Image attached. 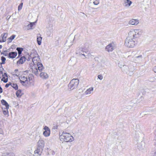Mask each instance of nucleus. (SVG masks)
<instances>
[{
    "label": "nucleus",
    "instance_id": "1",
    "mask_svg": "<svg viewBox=\"0 0 156 156\" xmlns=\"http://www.w3.org/2000/svg\"><path fill=\"white\" fill-rule=\"evenodd\" d=\"M142 34L141 30L139 29L131 30L128 33V36L125 41V45L129 48L133 47L135 44L134 40L140 37Z\"/></svg>",
    "mask_w": 156,
    "mask_h": 156
},
{
    "label": "nucleus",
    "instance_id": "2",
    "mask_svg": "<svg viewBox=\"0 0 156 156\" xmlns=\"http://www.w3.org/2000/svg\"><path fill=\"white\" fill-rule=\"evenodd\" d=\"M20 82L23 85L26 86L29 84H30L34 82V76L32 74H29L24 72L19 77Z\"/></svg>",
    "mask_w": 156,
    "mask_h": 156
},
{
    "label": "nucleus",
    "instance_id": "3",
    "mask_svg": "<svg viewBox=\"0 0 156 156\" xmlns=\"http://www.w3.org/2000/svg\"><path fill=\"white\" fill-rule=\"evenodd\" d=\"M59 138L60 140L63 142H71L73 141L74 138L71 134L66 131H63L59 134Z\"/></svg>",
    "mask_w": 156,
    "mask_h": 156
},
{
    "label": "nucleus",
    "instance_id": "4",
    "mask_svg": "<svg viewBox=\"0 0 156 156\" xmlns=\"http://www.w3.org/2000/svg\"><path fill=\"white\" fill-rule=\"evenodd\" d=\"M2 64L0 62V78L1 81L4 83H7L8 81V76L6 73H3L2 72L3 69L2 66Z\"/></svg>",
    "mask_w": 156,
    "mask_h": 156
},
{
    "label": "nucleus",
    "instance_id": "5",
    "mask_svg": "<svg viewBox=\"0 0 156 156\" xmlns=\"http://www.w3.org/2000/svg\"><path fill=\"white\" fill-rule=\"evenodd\" d=\"M79 83L78 79H73L70 82L68 85V87L71 90H73L76 88Z\"/></svg>",
    "mask_w": 156,
    "mask_h": 156
},
{
    "label": "nucleus",
    "instance_id": "6",
    "mask_svg": "<svg viewBox=\"0 0 156 156\" xmlns=\"http://www.w3.org/2000/svg\"><path fill=\"white\" fill-rule=\"evenodd\" d=\"M44 131L43 132V134L45 137L48 136L50 134V130L49 128L47 126H45L44 128Z\"/></svg>",
    "mask_w": 156,
    "mask_h": 156
},
{
    "label": "nucleus",
    "instance_id": "7",
    "mask_svg": "<svg viewBox=\"0 0 156 156\" xmlns=\"http://www.w3.org/2000/svg\"><path fill=\"white\" fill-rule=\"evenodd\" d=\"M36 56L33 57L32 61L34 64V65H37L39 63L40 59L39 57L37 55H36Z\"/></svg>",
    "mask_w": 156,
    "mask_h": 156
},
{
    "label": "nucleus",
    "instance_id": "8",
    "mask_svg": "<svg viewBox=\"0 0 156 156\" xmlns=\"http://www.w3.org/2000/svg\"><path fill=\"white\" fill-rule=\"evenodd\" d=\"M7 33H4L2 34L0 37V42H2L6 41L7 37Z\"/></svg>",
    "mask_w": 156,
    "mask_h": 156
},
{
    "label": "nucleus",
    "instance_id": "9",
    "mask_svg": "<svg viewBox=\"0 0 156 156\" xmlns=\"http://www.w3.org/2000/svg\"><path fill=\"white\" fill-rule=\"evenodd\" d=\"M113 44V43H111L107 46L105 48L106 50L108 52L112 51L114 49Z\"/></svg>",
    "mask_w": 156,
    "mask_h": 156
},
{
    "label": "nucleus",
    "instance_id": "10",
    "mask_svg": "<svg viewBox=\"0 0 156 156\" xmlns=\"http://www.w3.org/2000/svg\"><path fill=\"white\" fill-rule=\"evenodd\" d=\"M26 58L25 56L21 57L20 59L17 62V64L18 65L22 64L24 63L26 61Z\"/></svg>",
    "mask_w": 156,
    "mask_h": 156
},
{
    "label": "nucleus",
    "instance_id": "11",
    "mask_svg": "<svg viewBox=\"0 0 156 156\" xmlns=\"http://www.w3.org/2000/svg\"><path fill=\"white\" fill-rule=\"evenodd\" d=\"M17 55L16 52H12L9 54L8 57L9 58H13L16 57Z\"/></svg>",
    "mask_w": 156,
    "mask_h": 156
},
{
    "label": "nucleus",
    "instance_id": "12",
    "mask_svg": "<svg viewBox=\"0 0 156 156\" xmlns=\"http://www.w3.org/2000/svg\"><path fill=\"white\" fill-rule=\"evenodd\" d=\"M32 73H34L36 75H37L38 74L36 65H33V66H32Z\"/></svg>",
    "mask_w": 156,
    "mask_h": 156
},
{
    "label": "nucleus",
    "instance_id": "13",
    "mask_svg": "<svg viewBox=\"0 0 156 156\" xmlns=\"http://www.w3.org/2000/svg\"><path fill=\"white\" fill-rule=\"evenodd\" d=\"M130 24L136 25L139 23V21L137 19H132L129 22Z\"/></svg>",
    "mask_w": 156,
    "mask_h": 156
},
{
    "label": "nucleus",
    "instance_id": "14",
    "mask_svg": "<svg viewBox=\"0 0 156 156\" xmlns=\"http://www.w3.org/2000/svg\"><path fill=\"white\" fill-rule=\"evenodd\" d=\"M40 76L41 78L43 79H46L48 77V76L46 73L43 72L40 73Z\"/></svg>",
    "mask_w": 156,
    "mask_h": 156
},
{
    "label": "nucleus",
    "instance_id": "15",
    "mask_svg": "<svg viewBox=\"0 0 156 156\" xmlns=\"http://www.w3.org/2000/svg\"><path fill=\"white\" fill-rule=\"evenodd\" d=\"M44 145V140H39L38 142V147L43 149Z\"/></svg>",
    "mask_w": 156,
    "mask_h": 156
},
{
    "label": "nucleus",
    "instance_id": "16",
    "mask_svg": "<svg viewBox=\"0 0 156 156\" xmlns=\"http://www.w3.org/2000/svg\"><path fill=\"white\" fill-rule=\"evenodd\" d=\"M1 102L2 104L5 106V108L7 110L9 108V105L7 102L4 100H2L1 101Z\"/></svg>",
    "mask_w": 156,
    "mask_h": 156
},
{
    "label": "nucleus",
    "instance_id": "17",
    "mask_svg": "<svg viewBox=\"0 0 156 156\" xmlns=\"http://www.w3.org/2000/svg\"><path fill=\"white\" fill-rule=\"evenodd\" d=\"M42 150L43 149L41 148V147L40 148V147H38L37 149L35 151L34 153L37 154L39 155H41Z\"/></svg>",
    "mask_w": 156,
    "mask_h": 156
},
{
    "label": "nucleus",
    "instance_id": "18",
    "mask_svg": "<svg viewBox=\"0 0 156 156\" xmlns=\"http://www.w3.org/2000/svg\"><path fill=\"white\" fill-rule=\"evenodd\" d=\"M22 94V91L20 90H18L16 92V95L18 97H21Z\"/></svg>",
    "mask_w": 156,
    "mask_h": 156
},
{
    "label": "nucleus",
    "instance_id": "19",
    "mask_svg": "<svg viewBox=\"0 0 156 156\" xmlns=\"http://www.w3.org/2000/svg\"><path fill=\"white\" fill-rule=\"evenodd\" d=\"M37 65V66L38 69L40 71H41L44 68V67L41 63L40 62Z\"/></svg>",
    "mask_w": 156,
    "mask_h": 156
},
{
    "label": "nucleus",
    "instance_id": "20",
    "mask_svg": "<svg viewBox=\"0 0 156 156\" xmlns=\"http://www.w3.org/2000/svg\"><path fill=\"white\" fill-rule=\"evenodd\" d=\"M42 37L41 36H37V41L39 45H40L41 44V41Z\"/></svg>",
    "mask_w": 156,
    "mask_h": 156
},
{
    "label": "nucleus",
    "instance_id": "21",
    "mask_svg": "<svg viewBox=\"0 0 156 156\" xmlns=\"http://www.w3.org/2000/svg\"><path fill=\"white\" fill-rule=\"evenodd\" d=\"M11 86L15 90H17L18 89V87L16 83H11Z\"/></svg>",
    "mask_w": 156,
    "mask_h": 156
},
{
    "label": "nucleus",
    "instance_id": "22",
    "mask_svg": "<svg viewBox=\"0 0 156 156\" xmlns=\"http://www.w3.org/2000/svg\"><path fill=\"white\" fill-rule=\"evenodd\" d=\"M93 88L92 87H90L86 91V93L87 94H90L91 93V92L92 91H93Z\"/></svg>",
    "mask_w": 156,
    "mask_h": 156
},
{
    "label": "nucleus",
    "instance_id": "23",
    "mask_svg": "<svg viewBox=\"0 0 156 156\" xmlns=\"http://www.w3.org/2000/svg\"><path fill=\"white\" fill-rule=\"evenodd\" d=\"M125 3L126 6H129L131 4L132 2L130 0H125Z\"/></svg>",
    "mask_w": 156,
    "mask_h": 156
},
{
    "label": "nucleus",
    "instance_id": "24",
    "mask_svg": "<svg viewBox=\"0 0 156 156\" xmlns=\"http://www.w3.org/2000/svg\"><path fill=\"white\" fill-rule=\"evenodd\" d=\"M16 50L18 51L19 55H20L21 54L22 51H23V48H17Z\"/></svg>",
    "mask_w": 156,
    "mask_h": 156
},
{
    "label": "nucleus",
    "instance_id": "25",
    "mask_svg": "<svg viewBox=\"0 0 156 156\" xmlns=\"http://www.w3.org/2000/svg\"><path fill=\"white\" fill-rule=\"evenodd\" d=\"M15 37V35H12L10 37L8 38V40L9 42H11L14 39Z\"/></svg>",
    "mask_w": 156,
    "mask_h": 156
},
{
    "label": "nucleus",
    "instance_id": "26",
    "mask_svg": "<svg viewBox=\"0 0 156 156\" xmlns=\"http://www.w3.org/2000/svg\"><path fill=\"white\" fill-rule=\"evenodd\" d=\"M1 59L2 61V62L1 63L3 64H5V61L6 60L5 58L3 56H2L1 57Z\"/></svg>",
    "mask_w": 156,
    "mask_h": 156
},
{
    "label": "nucleus",
    "instance_id": "27",
    "mask_svg": "<svg viewBox=\"0 0 156 156\" xmlns=\"http://www.w3.org/2000/svg\"><path fill=\"white\" fill-rule=\"evenodd\" d=\"M14 73L16 76H18L20 74V72H19L18 69H16L14 70Z\"/></svg>",
    "mask_w": 156,
    "mask_h": 156
},
{
    "label": "nucleus",
    "instance_id": "28",
    "mask_svg": "<svg viewBox=\"0 0 156 156\" xmlns=\"http://www.w3.org/2000/svg\"><path fill=\"white\" fill-rule=\"evenodd\" d=\"M99 3V0H95L93 2V3L94 5H97Z\"/></svg>",
    "mask_w": 156,
    "mask_h": 156
},
{
    "label": "nucleus",
    "instance_id": "29",
    "mask_svg": "<svg viewBox=\"0 0 156 156\" xmlns=\"http://www.w3.org/2000/svg\"><path fill=\"white\" fill-rule=\"evenodd\" d=\"M23 5V3H21L18 7V10H20L22 9Z\"/></svg>",
    "mask_w": 156,
    "mask_h": 156
},
{
    "label": "nucleus",
    "instance_id": "30",
    "mask_svg": "<svg viewBox=\"0 0 156 156\" xmlns=\"http://www.w3.org/2000/svg\"><path fill=\"white\" fill-rule=\"evenodd\" d=\"M10 86H11V83H7L5 85V87L6 88L9 87Z\"/></svg>",
    "mask_w": 156,
    "mask_h": 156
},
{
    "label": "nucleus",
    "instance_id": "31",
    "mask_svg": "<svg viewBox=\"0 0 156 156\" xmlns=\"http://www.w3.org/2000/svg\"><path fill=\"white\" fill-rule=\"evenodd\" d=\"M98 78L100 80H101L103 78V76L101 75H98Z\"/></svg>",
    "mask_w": 156,
    "mask_h": 156
},
{
    "label": "nucleus",
    "instance_id": "32",
    "mask_svg": "<svg viewBox=\"0 0 156 156\" xmlns=\"http://www.w3.org/2000/svg\"><path fill=\"white\" fill-rule=\"evenodd\" d=\"M7 51H4L3 52V54L5 56L6 55V54H7Z\"/></svg>",
    "mask_w": 156,
    "mask_h": 156
},
{
    "label": "nucleus",
    "instance_id": "33",
    "mask_svg": "<svg viewBox=\"0 0 156 156\" xmlns=\"http://www.w3.org/2000/svg\"><path fill=\"white\" fill-rule=\"evenodd\" d=\"M153 70V71H154V72L155 73H156V66H155L154 67Z\"/></svg>",
    "mask_w": 156,
    "mask_h": 156
},
{
    "label": "nucleus",
    "instance_id": "34",
    "mask_svg": "<svg viewBox=\"0 0 156 156\" xmlns=\"http://www.w3.org/2000/svg\"><path fill=\"white\" fill-rule=\"evenodd\" d=\"M8 112V110H6V111H3V113L4 114H6Z\"/></svg>",
    "mask_w": 156,
    "mask_h": 156
},
{
    "label": "nucleus",
    "instance_id": "35",
    "mask_svg": "<svg viewBox=\"0 0 156 156\" xmlns=\"http://www.w3.org/2000/svg\"><path fill=\"white\" fill-rule=\"evenodd\" d=\"M142 57V55H139L138 56L136 57V58H139V57Z\"/></svg>",
    "mask_w": 156,
    "mask_h": 156
},
{
    "label": "nucleus",
    "instance_id": "36",
    "mask_svg": "<svg viewBox=\"0 0 156 156\" xmlns=\"http://www.w3.org/2000/svg\"><path fill=\"white\" fill-rule=\"evenodd\" d=\"M30 26L32 27L33 26V24H32V23H31L30 24Z\"/></svg>",
    "mask_w": 156,
    "mask_h": 156
},
{
    "label": "nucleus",
    "instance_id": "37",
    "mask_svg": "<svg viewBox=\"0 0 156 156\" xmlns=\"http://www.w3.org/2000/svg\"><path fill=\"white\" fill-rule=\"evenodd\" d=\"M2 48V45H0V48Z\"/></svg>",
    "mask_w": 156,
    "mask_h": 156
}]
</instances>
